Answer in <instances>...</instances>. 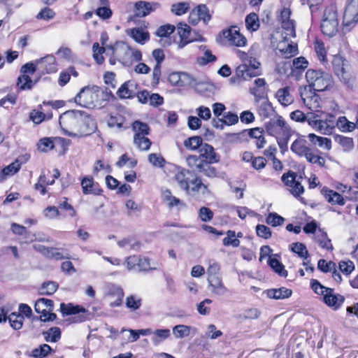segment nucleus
Here are the masks:
<instances>
[{
	"mask_svg": "<svg viewBox=\"0 0 358 358\" xmlns=\"http://www.w3.org/2000/svg\"><path fill=\"white\" fill-rule=\"evenodd\" d=\"M322 194L324 195L326 200L333 205L338 204L343 206L345 204V201L343 196L339 193L334 192V190L324 187L322 189Z\"/></svg>",
	"mask_w": 358,
	"mask_h": 358,
	"instance_id": "5701e85b",
	"label": "nucleus"
},
{
	"mask_svg": "<svg viewBox=\"0 0 358 358\" xmlns=\"http://www.w3.org/2000/svg\"><path fill=\"white\" fill-rule=\"evenodd\" d=\"M268 263V265L275 271V272L279 274L280 276H287V271L285 269L283 264H281L278 259L270 258Z\"/></svg>",
	"mask_w": 358,
	"mask_h": 358,
	"instance_id": "c03bdc74",
	"label": "nucleus"
},
{
	"mask_svg": "<svg viewBox=\"0 0 358 358\" xmlns=\"http://www.w3.org/2000/svg\"><path fill=\"white\" fill-rule=\"evenodd\" d=\"M168 80L172 85L187 87L194 83V77L185 72H173L169 74Z\"/></svg>",
	"mask_w": 358,
	"mask_h": 358,
	"instance_id": "ddd939ff",
	"label": "nucleus"
},
{
	"mask_svg": "<svg viewBox=\"0 0 358 358\" xmlns=\"http://www.w3.org/2000/svg\"><path fill=\"white\" fill-rule=\"evenodd\" d=\"M358 22V0H350L346 6L343 15V25L351 26Z\"/></svg>",
	"mask_w": 358,
	"mask_h": 358,
	"instance_id": "f8f14e48",
	"label": "nucleus"
},
{
	"mask_svg": "<svg viewBox=\"0 0 358 358\" xmlns=\"http://www.w3.org/2000/svg\"><path fill=\"white\" fill-rule=\"evenodd\" d=\"M177 31L180 38L178 43L179 48H184L187 43L192 41V39L189 37L191 29L187 24L178 23L177 25Z\"/></svg>",
	"mask_w": 358,
	"mask_h": 358,
	"instance_id": "6ab92c4d",
	"label": "nucleus"
},
{
	"mask_svg": "<svg viewBox=\"0 0 358 358\" xmlns=\"http://www.w3.org/2000/svg\"><path fill=\"white\" fill-rule=\"evenodd\" d=\"M309 87H300L299 94L303 103L311 110L317 111L320 108V97Z\"/></svg>",
	"mask_w": 358,
	"mask_h": 358,
	"instance_id": "6e6552de",
	"label": "nucleus"
},
{
	"mask_svg": "<svg viewBox=\"0 0 358 358\" xmlns=\"http://www.w3.org/2000/svg\"><path fill=\"white\" fill-rule=\"evenodd\" d=\"M336 125L342 132H350L356 127V124L350 122L345 116L339 117Z\"/></svg>",
	"mask_w": 358,
	"mask_h": 358,
	"instance_id": "7c9ffc66",
	"label": "nucleus"
},
{
	"mask_svg": "<svg viewBox=\"0 0 358 358\" xmlns=\"http://www.w3.org/2000/svg\"><path fill=\"white\" fill-rule=\"evenodd\" d=\"M254 83L255 87L251 90V93L255 96L256 99H257V98L263 96V87L266 85V81L264 78H257L255 80Z\"/></svg>",
	"mask_w": 358,
	"mask_h": 358,
	"instance_id": "3c124183",
	"label": "nucleus"
},
{
	"mask_svg": "<svg viewBox=\"0 0 358 358\" xmlns=\"http://www.w3.org/2000/svg\"><path fill=\"white\" fill-rule=\"evenodd\" d=\"M308 138L312 143L317 144L320 148H324L327 150L331 148V141L328 138L318 136L314 134H310Z\"/></svg>",
	"mask_w": 358,
	"mask_h": 358,
	"instance_id": "bb28decb",
	"label": "nucleus"
},
{
	"mask_svg": "<svg viewBox=\"0 0 358 358\" xmlns=\"http://www.w3.org/2000/svg\"><path fill=\"white\" fill-rule=\"evenodd\" d=\"M176 29V27L171 24H166L160 26L156 31V34L159 37H167L172 34Z\"/></svg>",
	"mask_w": 358,
	"mask_h": 358,
	"instance_id": "69168bd1",
	"label": "nucleus"
},
{
	"mask_svg": "<svg viewBox=\"0 0 358 358\" xmlns=\"http://www.w3.org/2000/svg\"><path fill=\"white\" fill-rule=\"evenodd\" d=\"M134 143L139 150L143 151L148 150L152 144L151 141L148 138L143 136L138 137V134H134Z\"/></svg>",
	"mask_w": 358,
	"mask_h": 358,
	"instance_id": "ea45409f",
	"label": "nucleus"
},
{
	"mask_svg": "<svg viewBox=\"0 0 358 358\" xmlns=\"http://www.w3.org/2000/svg\"><path fill=\"white\" fill-rule=\"evenodd\" d=\"M291 250L292 252L296 253L299 257L306 259L309 257L308 251L303 243H294L291 245Z\"/></svg>",
	"mask_w": 358,
	"mask_h": 358,
	"instance_id": "49530a36",
	"label": "nucleus"
},
{
	"mask_svg": "<svg viewBox=\"0 0 358 358\" xmlns=\"http://www.w3.org/2000/svg\"><path fill=\"white\" fill-rule=\"evenodd\" d=\"M53 308V301L51 299L45 298L38 299L34 306L36 313L44 312L45 310L52 311Z\"/></svg>",
	"mask_w": 358,
	"mask_h": 358,
	"instance_id": "cd10ccee",
	"label": "nucleus"
},
{
	"mask_svg": "<svg viewBox=\"0 0 358 358\" xmlns=\"http://www.w3.org/2000/svg\"><path fill=\"white\" fill-rule=\"evenodd\" d=\"M320 28L324 35L329 37L336 35L338 28V20L334 8L329 7L325 9Z\"/></svg>",
	"mask_w": 358,
	"mask_h": 358,
	"instance_id": "423d86ee",
	"label": "nucleus"
},
{
	"mask_svg": "<svg viewBox=\"0 0 358 358\" xmlns=\"http://www.w3.org/2000/svg\"><path fill=\"white\" fill-rule=\"evenodd\" d=\"M21 166V163L19 162L18 159H16L14 162L11 163L2 170V173L6 176L13 175L17 173Z\"/></svg>",
	"mask_w": 358,
	"mask_h": 358,
	"instance_id": "774afa93",
	"label": "nucleus"
},
{
	"mask_svg": "<svg viewBox=\"0 0 358 358\" xmlns=\"http://www.w3.org/2000/svg\"><path fill=\"white\" fill-rule=\"evenodd\" d=\"M206 273L208 278L221 276L220 265L215 260H210Z\"/></svg>",
	"mask_w": 358,
	"mask_h": 358,
	"instance_id": "8fccbe9b",
	"label": "nucleus"
},
{
	"mask_svg": "<svg viewBox=\"0 0 358 358\" xmlns=\"http://www.w3.org/2000/svg\"><path fill=\"white\" fill-rule=\"evenodd\" d=\"M58 287L57 282L55 281L44 282L39 289V293L41 295H52L57 291Z\"/></svg>",
	"mask_w": 358,
	"mask_h": 358,
	"instance_id": "f704fd0d",
	"label": "nucleus"
},
{
	"mask_svg": "<svg viewBox=\"0 0 358 358\" xmlns=\"http://www.w3.org/2000/svg\"><path fill=\"white\" fill-rule=\"evenodd\" d=\"M131 36L135 41L142 44L149 39L148 33L144 32L138 28L131 29Z\"/></svg>",
	"mask_w": 358,
	"mask_h": 358,
	"instance_id": "09e8293b",
	"label": "nucleus"
},
{
	"mask_svg": "<svg viewBox=\"0 0 358 358\" xmlns=\"http://www.w3.org/2000/svg\"><path fill=\"white\" fill-rule=\"evenodd\" d=\"M46 342L55 343L61 338V330L59 327H51L42 333Z\"/></svg>",
	"mask_w": 358,
	"mask_h": 358,
	"instance_id": "2f4dec72",
	"label": "nucleus"
},
{
	"mask_svg": "<svg viewBox=\"0 0 358 358\" xmlns=\"http://www.w3.org/2000/svg\"><path fill=\"white\" fill-rule=\"evenodd\" d=\"M52 351L51 347L48 344H42L31 351V355L36 358L46 357Z\"/></svg>",
	"mask_w": 358,
	"mask_h": 358,
	"instance_id": "a18cd8bd",
	"label": "nucleus"
},
{
	"mask_svg": "<svg viewBox=\"0 0 358 358\" xmlns=\"http://www.w3.org/2000/svg\"><path fill=\"white\" fill-rule=\"evenodd\" d=\"M38 150L42 152H47L54 148L53 141L50 138H41L37 143Z\"/></svg>",
	"mask_w": 358,
	"mask_h": 358,
	"instance_id": "de8ad7c7",
	"label": "nucleus"
},
{
	"mask_svg": "<svg viewBox=\"0 0 358 358\" xmlns=\"http://www.w3.org/2000/svg\"><path fill=\"white\" fill-rule=\"evenodd\" d=\"M171 336V331L168 329H157L152 333L151 341L155 345H158Z\"/></svg>",
	"mask_w": 358,
	"mask_h": 358,
	"instance_id": "c85d7f7f",
	"label": "nucleus"
},
{
	"mask_svg": "<svg viewBox=\"0 0 358 358\" xmlns=\"http://www.w3.org/2000/svg\"><path fill=\"white\" fill-rule=\"evenodd\" d=\"M136 85L131 81L125 82L117 92L120 99H131L136 95Z\"/></svg>",
	"mask_w": 358,
	"mask_h": 358,
	"instance_id": "aec40b11",
	"label": "nucleus"
},
{
	"mask_svg": "<svg viewBox=\"0 0 358 358\" xmlns=\"http://www.w3.org/2000/svg\"><path fill=\"white\" fill-rule=\"evenodd\" d=\"M60 310L64 315H77L80 313H85L87 310L79 306H74L71 304L66 305L64 303L60 304Z\"/></svg>",
	"mask_w": 358,
	"mask_h": 358,
	"instance_id": "72a5a7b5",
	"label": "nucleus"
},
{
	"mask_svg": "<svg viewBox=\"0 0 358 358\" xmlns=\"http://www.w3.org/2000/svg\"><path fill=\"white\" fill-rule=\"evenodd\" d=\"M186 162L193 171L199 173L202 172L204 166L208 165V163L205 162V159H202L200 155H189L186 158Z\"/></svg>",
	"mask_w": 358,
	"mask_h": 358,
	"instance_id": "412c9836",
	"label": "nucleus"
},
{
	"mask_svg": "<svg viewBox=\"0 0 358 358\" xmlns=\"http://www.w3.org/2000/svg\"><path fill=\"white\" fill-rule=\"evenodd\" d=\"M236 73L238 77H241L244 80H248L258 75L255 68H252L245 64L239 65L236 68Z\"/></svg>",
	"mask_w": 358,
	"mask_h": 358,
	"instance_id": "393cba45",
	"label": "nucleus"
},
{
	"mask_svg": "<svg viewBox=\"0 0 358 358\" xmlns=\"http://www.w3.org/2000/svg\"><path fill=\"white\" fill-rule=\"evenodd\" d=\"M192 327L184 324H178L173 328V334L176 338H182L189 336Z\"/></svg>",
	"mask_w": 358,
	"mask_h": 358,
	"instance_id": "e433bc0d",
	"label": "nucleus"
},
{
	"mask_svg": "<svg viewBox=\"0 0 358 358\" xmlns=\"http://www.w3.org/2000/svg\"><path fill=\"white\" fill-rule=\"evenodd\" d=\"M189 8V3L187 2H179L173 3L171 6V10L176 15H182L186 13Z\"/></svg>",
	"mask_w": 358,
	"mask_h": 358,
	"instance_id": "13d9d810",
	"label": "nucleus"
},
{
	"mask_svg": "<svg viewBox=\"0 0 358 358\" xmlns=\"http://www.w3.org/2000/svg\"><path fill=\"white\" fill-rule=\"evenodd\" d=\"M179 187L187 192L189 190V184L192 185L191 190L192 192H199L202 187L204 189L207 187L203 184L201 180L194 175L192 171L185 168H178L173 177Z\"/></svg>",
	"mask_w": 358,
	"mask_h": 358,
	"instance_id": "20e7f679",
	"label": "nucleus"
},
{
	"mask_svg": "<svg viewBox=\"0 0 358 358\" xmlns=\"http://www.w3.org/2000/svg\"><path fill=\"white\" fill-rule=\"evenodd\" d=\"M59 125L69 136H86L94 132V120L85 112L68 110L59 117Z\"/></svg>",
	"mask_w": 358,
	"mask_h": 358,
	"instance_id": "f257e3e1",
	"label": "nucleus"
},
{
	"mask_svg": "<svg viewBox=\"0 0 358 358\" xmlns=\"http://www.w3.org/2000/svg\"><path fill=\"white\" fill-rule=\"evenodd\" d=\"M200 157L205 159V162L208 164H213L218 162L219 156L215 152L213 147L209 144L204 143L200 149Z\"/></svg>",
	"mask_w": 358,
	"mask_h": 358,
	"instance_id": "f3484780",
	"label": "nucleus"
},
{
	"mask_svg": "<svg viewBox=\"0 0 358 358\" xmlns=\"http://www.w3.org/2000/svg\"><path fill=\"white\" fill-rule=\"evenodd\" d=\"M8 320L12 328L18 330L22 327L24 317L20 313H13L8 316Z\"/></svg>",
	"mask_w": 358,
	"mask_h": 358,
	"instance_id": "58836bf2",
	"label": "nucleus"
},
{
	"mask_svg": "<svg viewBox=\"0 0 358 358\" xmlns=\"http://www.w3.org/2000/svg\"><path fill=\"white\" fill-rule=\"evenodd\" d=\"M222 36L225 42L229 45L243 47L247 43L245 37L236 29V27L223 30Z\"/></svg>",
	"mask_w": 358,
	"mask_h": 358,
	"instance_id": "1a4fd4ad",
	"label": "nucleus"
},
{
	"mask_svg": "<svg viewBox=\"0 0 358 358\" xmlns=\"http://www.w3.org/2000/svg\"><path fill=\"white\" fill-rule=\"evenodd\" d=\"M336 141L341 145L345 152H349L354 148V141L352 138L343 136H337L336 137Z\"/></svg>",
	"mask_w": 358,
	"mask_h": 358,
	"instance_id": "37998d69",
	"label": "nucleus"
},
{
	"mask_svg": "<svg viewBox=\"0 0 358 358\" xmlns=\"http://www.w3.org/2000/svg\"><path fill=\"white\" fill-rule=\"evenodd\" d=\"M298 53V46L296 43L289 42V38L280 41L276 47V54L284 58H291Z\"/></svg>",
	"mask_w": 358,
	"mask_h": 358,
	"instance_id": "9b49d317",
	"label": "nucleus"
},
{
	"mask_svg": "<svg viewBox=\"0 0 358 358\" xmlns=\"http://www.w3.org/2000/svg\"><path fill=\"white\" fill-rule=\"evenodd\" d=\"M132 128L135 131V134H138V137L142 136H145L150 133L149 126L146 123L141 121H135L132 124Z\"/></svg>",
	"mask_w": 358,
	"mask_h": 358,
	"instance_id": "a19ab883",
	"label": "nucleus"
},
{
	"mask_svg": "<svg viewBox=\"0 0 358 358\" xmlns=\"http://www.w3.org/2000/svg\"><path fill=\"white\" fill-rule=\"evenodd\" d=\"M161 6L158 2H148L144 1H136L134 4V15L138 17L148 15L150 13L159 8Z\"/></svg>",
	"mask_w": 358,
	"mask_h": 358,
	"instance_id": "9d476101",
	"label": "nucleus"
},
{
	"mask_svg": "<svg viewBox=\"0 0 358 358\" xmlns=\"http://www.w3.org/2000/svg\"><path fill=\"white\" fill-rule=\"evenodd\" d=\"M163 196L164 199L167 202V204L170 208L178 206L179 205L185 206L179 199L173 196L171 191L169 189L164 192Z\"/></svg>",
	"mask_w": 358,
	"mask_h": 358,
	"instance_id": "603ef678",
	"label": "nucleus"
},
{
	"mask_svg": "<svg viewBox=\"0 0 358 358\" xmlns=\"http://www.w3.org/2000/svg\"><path fill=\"white\" fill-rule=\"evenodd\" d=\"M206 48L204 45L199 46L201 50H204L203 55L197 58V63L201 66L206 65L208 63L216 60V57L212 54L210 50L206 49Z\"/></svg>",
	"mask_w": 358,
	"mask_h": 358,
	"instance_id": "c9c22d12",
	"label": "nucleus"
},
{
	"mask_svg": "<svg viewBox=\"0 0 358 358\" xmlns=\"http://www.w3.org/2000/svg\"><path fill=\"white\" fill-rule=\"evenodd\" d=\"M92 50H93V57H94V60L99 64H101L104 61V58L102 56V54L103 52H105L106 48L103 47L99 46L98 43H95L93 44Z\"/></svg>",
	"mask_w": 358,
	"mask_h": 358,
	"instance_id": "bf43d9fd",
	"label": "nucleus"
},
{
	"mask_svg": "<svg viewBox=\"0 0 358 358\" xmlns=\"http://www.w3.org/2000/svg\"><path fill=\"white\" fill-rule=\"evenodd\" d=\"M149 162L154 166L162 168L165 164L164 158L159 154L151 153L148 155Z\"/></svg>",
	"mask_w": 358,
	"mask_h": 358,
	"instance_id": "e2e57ef3",
	"label": "nucleus"
},
{
	"mask_svg": "<svg viewBox=\"0 0 358 358\" xmlns=\"http://www.w3.org/2000/svg\"><path fill=\"white\" fill-rule=\"evenodd\" d=\"M195 10L198 13V16L206 24L210 20V15L208 13V9L205 4L199 5Z\"/></svg>",
	"mask_w": 358,
	"mask_h": 358,
	"instance_id": "0e129e2a",
	"label": "nucleus"
},
{
	"mask_svg": "<svg viewBox=\"0 0 358 358\" xmlns=\"http://www.w3.org/2000/svg\"><path fill=\"white\" fill-rule=\"evenodd\" d=\"M17 85L20 90H31L34 85V82L29 75L21 73L17 78Z\"/></svg>",
	"mask_w": 358,
	"mask_h": 358,
	"instance_id": "4c0bfd02",
	"label": "nucleus"
},
{
	"mask_svg": "<svg viewBox=\"0 0 358 358\" xmlns=\"http://www.w3.org/2000/svg\"><path fill=\"white\" fill-rule=\"evenodd\" d=\"M106 48L111 50L113 55L125 66H130L134 62L142 59L140 50L131 48L122 41L117 42L113 47L107 46Z\"/></svg>",
	"mask_w": 358,
	"mask_h": 358,
	"instance_id": "7ed1b4c3",
	"label": "nucleus"
},
{
	"mask_svg": "<svg viewBox=\"0 0 358 358\" xmlns=\"http://www.w3.org/2000/svg\"><path fill=\"white\" fill-rule=\"evenodd\" d=\"M126 306L128 308L136 310L141 306V299L136 296L131 295L126 299Z\"/></svg>",
	"mask_w": 358,
	"mask_h": 358,
	"instance_id": "338daca9",
	"label": "nucleus"
},
{
	"mask_svg": "<svg viewBox=\"0 0 358 358\" xmlns=\"http://www.w3.org/2000/svg\"><path fill=\"white\" fill-rule=\"evenodd\" d=\"M324 302L329 306L333 307L334 309L338 308L344 301V297L340 294H335L334 289L332 292H327L323 296Z\"/></svg>",
	"mask_w": 358,
	"mask_h": 358,
	"instance_id": "4be33fe9",
	"label": "nucleus"
},
{
	"mask_svg": "<svg viewBox=\"0 0 358 358\" xmlns=\"http://www.w3.org/2000/svg\"><path fill=\"white\" fill-rule=\"evenodd\" d=\"M282 28L284 30L282 34L285 35L284 38L294 37L296 36L295 26L292 20L282 21Z\"/></svg>",
	"mask_w": 358,
	"mask_h": 358,
	"instance_id": "79ce46f5",
	"label": "nucleus"
},
{
	"mask_svg": "<svg viewBox=\"0 0 358 358\" xmlns=\"http://www.w3.org/2000/svg\"><path fill=\"white\" fill-rule=\"evenodd\" d=\"M259 20L255 13L248 14L245 17V26L248 31H255L259 28Z\"/></svg>",
	"mask_w": 358,
	"mask_h": 358,
	"instance_id": "473e14b6",
	"label": "nucleus"
},
{
	"mask_svg": "<svg viewBox=\"0 0 358 358\" xmlns=\"http://www.w3.org/2000/svg\"><path fill=\"white\" fill-rule=\"evenodd\" d=\"M292 291L282 287L278 289H270L266 291L267 296L273 299H285L291 296Z\"/></svg>",
	"mask_w": 358,
	"mask_h": 358,
	"instance_id": "b1692460",
	"label": "nucleus"
},
{
	"mask_svg": "<svg viewBox=\"0 0 358 358\" xmlns=\"http://www.w3.org/2000/svg\"><path fill=\"white\" fill-rule=\"evenodd\" d=\"M310 286L313 290L317 294L323 295L327 293V292H332L331 288H329L322 285L317 280L312 279L310 280Z\"/></svg>",
	"mask_w": 358,
	"mask_h": 358,
	"instance_id": "5fc2aeb1",
	"label": "nucleus"
},
{
	"mask_svg": "<svg viewBox=\"0 0 358 358\" xmlns=\"http://www.w3.org/2000/svg\"><path fill=\"white\" fill-rule=\"evenodd\" d=\"M207 280L212 294L217 296H223L229 292L224 286L221 276L207 278Z\"/></svg>",
	"mask_w": 358,
	"mask_h": 358,
	"instance_id": "4468645a",
	"label": "nucleus"
},
{
	"mask_svg": "<svg viewBox=\"0 0 358 358\" xmlns=\"http://www.w3.org/2000/svg\"><path fill=\"white\" fill-rule=\"evenodd\" d=\"M227 236L222 240L223 245H232L234 248L240 245V241L238 238H235V231L229 230L227 231Z\"/></svg>",
	"mask_w": 358,
	"mask_h": 358,
	"instance_id": "052dcab7",
	"label": "nucleus"
},
{
	"mask_svg": "<svg viewBox=\"0 0 358 358\" xmlns=\"http://www.w3.org/2000/svg\"><path fill=\"white\" fill-rule=\"evenodd\" d=\"M81 187L84 194L100 195L102 190L98 187V184L94 183L93 178L85 176L81 180Z\"/></svg>",
	"mask_w": 358,
	"mask_h": 358,
	"instance_id": "dca6fc26",
	"label": "nucleus"
},
{
	"mask_svg": "<svg viewBox=\"0 0 358 358\" xmlns=\"http://www.w3.org/2000/svg\"><path fill=\"white\" fill-rule=\"evenodd\" d=\"M114 98L108 88L97 86L83 87L75 97V102L85 108H101Z\"/></svg>",
	"mask_w": 358,
	"mask_h": 358,
	"instance_id": "f03ea898",
	"label": "nucleus"
},
{
	"mask_svg": "<svg viewBox=\"0 0 358 358\" xmlns=\"http://www.w3.org/2000/svg\"><path fill=\"white\" fill-rule=\"evenodd\" d=\"M266 129L271 136H292L290 127L281 116H278L274 122H269L266 126Z\"/></svg>",
	"mask_w": 358,
	"mask_h": 358,
	"instance_id": "0eeeda50",
	"label": "nucleus"
},
{
	"mask_svg": "<svg viewBox=\"0 0 358 358\" xmlns=\"http://www.w3.org/2000/svg\"><path fill=\"white\" fill-rule=\"evenodd\" d=\"M36 64L38 65V69L47 73H53L57 71L56 60L52 55H48L40 59H37Z\"/></svg>",
	"mask_w": 358,
	"mask_h": 358,
	"instance_id": "2eb2a0df",
	"label": "nucleus"
},
{
	"mask_svg": "<svg viewBox=\"0 0 358 358\" xmlns=\"http://www.w3.org/2000/svg\"><path fill=\"white\" fill-rule=\"evenodd\" d=\"M189 86L194 87L198 93L203 95H206L207 92H212L214 90L213 85L206 82L197 81L194 78V83Z\"/></svg>",
	"mask_w": 358,
	"mask_h": 358,
	"instance_id": "c756f323",
	"label": "nucleus"
},
{
	"mask_svg": "<svg viewBox=\"0 0 358 358\" xmlns=\"http://www.w3.org/2000/svg\"><path fill=\"white\" fill-rule=\"evenodd\" d=\"M291 150L299 157H306L312 150L308 146L306 140L299 138L292 143Z\"/></svg>",
	"mask_w": 358,
	"mask_h": 358,
	"instance_id": "a211bd4d",
	"label": "nucleus"
},
{
	"mask_svg": "<svg viewBox=\"0 0 358 358\" xmlns=\"http://www.w3.org/2000/svg\"><path fill=\"white\" fill-rule=\"evenodd\" d=\"M275 97L280 104L285 106L290 105L294 101L288 87L279 89L275 94Z\"/></svg>",
	"mask_w": 358,
	"mask_h": 358,
	"instance_id": "a878e982",
	"label": "nucleus"
},
{
	"mask_svg": "<svg viewBox=\"0 0 358 358\" xmlns=\"http://www.w3.org/2000/svg\"><path fill=\"white\" fill-rule=\"evenodd\" d=\"M306 78L308 85L305 87L316 92H323L333 85L331 75L321 71L308 69L306 73Z\"/></svg>",
	"mask_w": 358,
	"mask_h": 358,
	"instance_id": "39448f33",
	"label": "nucleus"
},
{
	"mask_svg": "<svg viewBox=\"0 0 358 358\" xmlns=\"http://www.w3.org/2000/svg\"><path fill=\"white\" fill-rule=\"evenodd\" d=\"M273 112V107L268 101L262 102L258 108V113L259 115L264 118H267L271 116Z\"/></svg>",
	"mask_w": 358,
	"mask_h": 358,
	"instance_id": "6e6d98bb",
	"label": "nucleus"
},
{
	"mask_svg": "<svg viewBox=\"0 0 358 358\" xmlns=\"http://www.w3.org/2000/svg\"><path fill=\"white\" fill-rule=\"evenodd\" d=\"M285 219L275 213H269L266 217V223L272 227L280 226L283 224Z\"/></svg>",
	"mask_w": 358,
	"mask_h": 358,
	"instance_id": "680f3d73",
	"label": "nucleus"
},
{
	"mask_svg": "<svg viewBox=\"0 0 358 358\" xmlns=\"http://www.w3.org/2000/svg\"><path fill=\"white\" fill-rule=\"evenodd\" d=\"M11 231L14 234L17 235H27L25 236L26 238L29 239V241H33L36 238H34L35 235L32 234L30 237V234H27V229L22 225L18 224L17 223H13L11 224Z\"/></svg>",
	"mask_w": 358,
	"mask_h": 358,
	"instance_id": "4d7b16f0",
	"label": "nucleus"
},
{
	"mask_svg": "<svg viewBox=\"0 0 358 358\" xmlns=\"http://www.w3.org/2000/svg\"><path fill=\"white\" fill-rule=\"evenodd\" d=\"M202 142L203 141L201 137L196 136L185 140L184 142V145L190 150H196L199 148L202 147Z\"/></svg>",
	"mask_w": 358,
	"mask_h": 358,
	"instance_id": "864d4df0",
	"label": "nucleus"
}]
</instances>
